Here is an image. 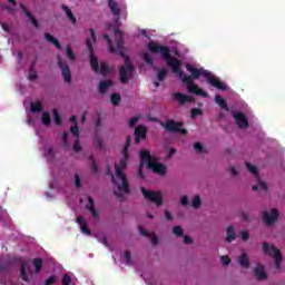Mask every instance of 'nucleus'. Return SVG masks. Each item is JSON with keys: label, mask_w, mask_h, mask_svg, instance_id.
<instances>
[{"label": "nucleus", "mask_w": 285, "mask_h": 285, "mask_svg": "<svg viewBox=\"0 0 285 285\" xmlns=\"http://www.w3.org/2000/svg\"><path fill=\"white\" fill-rule=\"evenodd\" d=\"M148 50H150L155 55L160 53L163 56L167 66L171 68L174 75H177L181 80V82L187 86V92H190L191 95H196L197 97L208 98V92L204 91V89H200L193 81L194 79H199L200 77H204L207 80V83H209V86H213L214 88H217V90H223V91L228 90L227 83L222 82L219 78L213 76L210 71L204 68L197 69L193 65L187 63L186 70L187 72H190V76L186 75L184 71H181V60L173 57L170 55V49L168 47L161 46L155 41H150L148 43Z\"/></svg>", "instance_id": "nucleus-1"}, {"label": "nucleus", "mask_w": 285, "mask_h": 285, "mask_svg": "<svg viewBox=\"0 0 285 285\" xmlns=\"http://www.w3.org/2000/svg\"><path fill=\"white\" fill-rule=\"evenodd\" d=\"M130 141L132 138L127 136L126 144L122 149V158L120 159V165L117 163L114 164L116 168V178L111 177L112 183L117 186L118 191H114L116 197H121V193L125 195H130V185H128V176L124 174V170L128 167V159H130V154H128V149L130 148Z\"/></svg>", "instance_id": "nucleus-2"}, {"label": "nucleus", "mask_w": 285, "mask_h": 285, "mask_svg": "<svg viewBox=\"0 0 285 285\" xmlns=\"http://www.w3.org/2000/svg\"><path fill=\"white\" fill-rule=\"evenodd\" d=\"M115 35V46L116 50L119 51V56L125 58V66H120L119 68V79L120 83H128L132 75H135V66L130 63V57L126 56L124 52V33L119 29L114 30Z\"/></svg>", "instance_id": "nucleus-3"}, {"label": "nucleus", "mask_w": 285, "mask_h": 285, "mask_svg": "<svg viewBox=\"0 0 285 285\" xmlns=\"http://www.w3.org/2000/svg\"><path fill=\"white\" fill-rule=\"evenodd\" d=\"M263 253H264V255H268V257H273V259L275 261V268L277 271H279V268H282V262H284V256L282 255V252L279 250V248L264 242L263 243Z\"/></svg>", "instance_id": "nucleus-4"}, {"label": "nucleus", "mask_w": 285, "mask_h": 285, "mask_svg": "<svg viewBox=\"0 0 285 285\" xmlns=\"http://www.w3.org/2000/svg\"><path fill=\"white\" fill-rule=\"evenodd\" d=\"M140 190L148 202H151L153 204H156L157 207L161 206L164 204V198L161 197V193L159 191H153L147 190L146 187H140Z\"/></svg>", "instance_id": "nucleus-5"}, {"label": "nucleus", "mask_w": 285, "mask_h": 285, "mask_svg": "<svg viewBox=\"0 0 285 285\" xmlns=\"http://www.w3.org/2000/svg\"><path fill=\"white\" fill-rule=\"evenodd\" d=\"M163 128H166L168 132H180V135H188V130L181 128L184 124L181 121L167 120L160 124Z\"/></svg>", "instance_id": "nucleus-6"}, {"label": "nucleus", "mask_w": 285, "mask_h": 285, "mask_svg": "<svg viewBox=\"0 0 285 285\" xmlns=\"http://www.w3.org/2000/svg\"><path fill=\"white\" fill-rule=\"evenodd\" d=\"M86 46L89 52V63L94 72H99V59L95 56V47L92 46V41L90 38H87Z\"/></svg>", "instance_id": "nucleus-7"}, {"label": "nucleus", "mask_w": 285, "mask_h": 285, "mask_svg": "<svg viewBox=\"0 0 285 285\" xmlns=\"http://www.w3.org/2000/svg\"><path fill=\"white\" fill-rule=\"evenodd\" d=\"M262 217L265 226H274L279 219V210L277 208H272L271 213L263 210Z\"/></svg>", "instance_id": "nucleus-8"}, {"label": "nucleus", "mask_w": 285, "mask_h": 285, "mask_svg": "<svg viewBox=\"0 0 285 285\" xmlns=\"http://www.w3.org/2000/svg\"><path fill=\"white\" fill-rule=\"evenodd\" d=\"M57 61L62 72L63 80L66 81V83H70V81H72V72L70 71V67H68V63L63 62L61 56L57 57Z\"/></svg>", "instance_id": "nucleus-9"}, {"label": "nucleus", "mask_w": 285, "mask_h": 285, "mask_svg": "<svg viewBox=\"0 0 285 285\" xmlns=\"http://www.w3.org/2000/svg\"><path fill=\"white\" fill-rule=\"evenodd\" d=\"M148 135V128L144 125H139L134 130V144H141V139H146Z\"/></svg>", "instance_id": "nucleus-10"}, {"label": "nucleus", "mask_w": 285, "mask_h": 285, "mask_svg": "<svg viewBox=\"0 0 285 285\" xmlns=\"http://www.w3.org/2000/svg\"><path fill=\"white\" fill-rule=\"evenodd\" d=\"M174 99L179 104V106H185V104H195V98L181 92L174 94Z\"/></svg>", "instance_id": "nucleus-11"}, {"label": "nucleus", "mask_w": 285, "mask_h": 285, "mask_svg": "<svg viewBox=\"0 0 285 285\" xmlns=\"http://www.w3.org/2000/svg\"><path fill=\"white\" fill-rule=\"evenodd\" d=\"M147 168H149V170H153L157 175H166V165L158 161H149Z\"/></svg>", "instance_id": "nucleus-12"}, {"label": "nucleus", "mask_w": 285, "mask_h": 285, "mask_svg": "<svg viewBox=\"0 0 285 285\" xmlns=\"http://www.w3.org/2000/svg\"><path fill=\"white\" fill-rule=\"evenodd\" d=\"M233 117H234L238 128H248V118H246L244 112H242V111L234 112Z\"/></svg>", "instance_id": "nucleus-13"}, {"label": "nucleus", "mask_w": 285, "mask_h": 285, "mask_svg": "<svg viewBox=\"0 0 285 285\" xmlns=\"http://www.w3.org/2000/svg\"><path fill=\"white\" fill-rule=\"evenodd\" d=\"M20 9L22 10L23 14L28 17L30 23H32L35 28H39V21H37L35 17H32V12L28 11V8H26V4L20 3Z\"/></svg>", "instance_id": "nucleus-14"}, {"label": "nucleus", "mask_w": 285, "mask_h": 285, "mask_svg": "<svg viewBox=\"0 0 285 285\" xmlns=\"http://www.w3.org/2000/svg\"><path fill=\"white\" fill-rule=\"evenodd\" d=\"M149 161H154L151 156H150V151L140 150V168H144V166H146V164H147V168H148V163Z\"/></svg>", "instance_id": "nucleus-15"}, {"label": "nucleus", "mask_w": 285, "mask_h": 285, "mask_svg": "<svg viewBox=\"0 0 285 285\" xmlns=\"http://www.w3.org/2000/svg\"><path fill=\"white\" fill-rule=\"evenodd\" d=\"M226 242L227 244H230L233 242H235V239H237V233L235 232V227L233 226H228L226 229Z\"/></svg>", "instance_id": "nucleus-16"}, {"label": "nucleus", "mask_w": 285, "mask_h": 285, "mask_svg": "<svg viewBox=\"0 0 285 285\" xmlns=\"http://www.w3.org/2000/svg\"><path fill=\"white\" fill-rule=\"evenodd\" d=\"M112 86V80H102L98 85V90L100 95H106L108 92V88Z\"/></svg>", "instance_id": "nucleus-17"}, {"label": "nucleus", "mask_w": 285, "mask_h": 285, "mask_svg": "<svg viewBox=\"0 0 285 285\" xmlns=\"http://www.w3.org/2000/svg\"><path fill=\"white\" fill-rule=\"evenodd\" d=\"M255 277L258 279H267L266 271H264V265H257L254 269Z\"/></svg>", "instance_id": "nucleus-18"}, {"label": "nucleus", "mask_w": 285, "mask_h": 285, "mask_svg": "<svg viewBox=\"0 0 285 285\" xmlns=\"http://www.w3.org/2000/svg\"><path fill=\"white\" fill-rule=\"evenodd\" d=\"M45 39L46 41H48V43H52V46L58 48V50H61V42H59V40H57V38H55L52 35H50L49 32H46Z\"/></svg>", "instance_id": "nucleus-19"}, {"label": "nucleus", "mask_w": 285, "mask_h": 285, "mask_svg": "<svg viewBox=\"0 0 285 285\" xmlns=\"http://www.w3.org/2000/svg\"><path fill=\"white\" fill-rule=\"evenodd\" d=\"M108 7H109V10L112 12V14L115 17H117V19H119V14H121V10L119 8H117L116 1L108 0Z\"/></svg>", "instance_id": "nucleus-20"}, {"label": "nucleus", "mask_w": 285, "mask_h": 285, "mask_svg": "<svg viewBox=\"0 0 285 285\" xmlns=\"http://www.w3.org/2000/svg\"><path fill=\"white\" fill-rule=\"evenodd\" d=\"M238 263L240 264V266L243 268H250V261L248 259V254H246V253H243L239 256Z\"/></svg>", "instance_id": "nucleus-21"}, {"label": "nucleus", "mask_w": 285, "mask_h": 285, "mask_svg": "<svg viewBox=\"0 0 285 285\" xmlns=\"http://www.w3.org/2000/svg\"><path fill=\"white\" fill-rule=\"evenodd\" d=\"M61 8L66 12L67 18L69 19V21L75 26V23H77V18L72 13V10H70V8L66 4H62Z\"/></svg>", "instance_id": "nucleus-22"}, {"label": "nucleus", "mask_w": 285, "mask_h": 285, "mask_svg": "<svg viewBox=\"0 0 285 285\" xmlns=\"http://www.w3.org/2000/svg\"><path fill=\"white\" fill-rule=\"evenodd\" d=\"M27 268H28V264L26 262H22L20 265V277L23 282H30V278L28 277Z\"/></svg>", "instance_id": "nucleus-23"}, {"label": "nucleus", "mask_w": 285, "mask_h": 285, "mask_svg": "<svg viewBox=\"0 0 285 285\" xmlns=\"http://www.w3.org/2000/svg\"><path fill=\"white\" fill-rule=\"evenodd\" d=\"M215 102L217 104V106H219V108H222L223 110H229L228 108V104L226 102L225 99L222 98V96L216 95L215 96Z\"/></svg>", "instance_id": "nucleus-24"}, {"label": "nucleus", "mask_w": 285, "mask_h": 285, "mask_svg": "<svg viewBox=\"0 0 285 285\" xmlns=\"http://www.w3.org/2000/svg\"><path fill=\"white\" fill-rule=\"evenodd\" d=\"M142 59L147 63V66H150L154 70H157V67H155V62L153 61V58L148 52L142 53Z\"/></svg>", "instance_id": "nucleus-25"}, {"label": "nucleus", "mask_w": 285, "mask_h": 285, "mask_svg": "<svg viewBox=\"0 0 285 285\" xmlns=\"http://www.w3.org/2000/svg\"><path fill=\"white\" fill-rule=\"evenodd\" d=\"M41 121L43 126L48 127L50 124H52V117H50V112L45 111L41 117Z\"/></svg>", "instance_id": "nucleus-26"}, {"label": "nucleus", "mask_w": 285, "mask_h": 285, "mask_svg": "<svg viewBox=\"0 0 285 285\" xmlns=\"http://www.w3.org/2000/svg\"><path fill=\"white\" fill-rule=\"evenodd\" d=\"M45 157L47 159V161H55V149L52 148H47L45 150Z\"/></svg>", "instance_id": "nucleus-27"}, {"label": "nucleus", "mask_w": 285, "mask_h": 285, "mask_svg": "<svg viewBox=\"0 0 285 285\" xmlns=\"http://www.w3.org/2000/svg\"><path fill=\"white\" fill-rule=\"evenodd\" d=\"M41 110H43V105L41 102H31V112L37 114L41 112Z\"/></svg>", "instance_id": "nucleus-28"}, {"label": "nucleus", "mask_w": 285, "mask_h": 285, "mask_svg": "<svg viewBox=\"0 0 285 285\" xmlns=\"http://www.w3.org/2000/svg\"><path fill=\"white\" fill-rule=\"evenodd\" d=\"M104 40L107 41L110 52H117V48L115 47V42L110 40V36L104 35Z\"/></svg>", "instance_id": "nucleus-29"}, {"label": "nucleus", "mask_w": 285, "mask_h": 285, "mask_svg": "<svg viewBox=\"0 0 285 285\" xmlns=\"http://www.w3.org/2000/svg\"><path fill=\"white\" fill-rule=\"evenodd\" d=\"M33 266L36 268V273H41V268H43V261L41 258H33Z\"/></svg>", "instance_id": "nucleus-30"}, {"label": "nucleus", "mask_w": 285, "mask_h": 285, "mask_svg": "<svg viewBox=\"0 0 285 285\" xmlns=\"http://www.w3.org/2000/svg\"><path fill=\"white\" fill-rule=\"evenodd\" d=\"M99 72H100V75H102V77H106V75H108V72H110V68L108 67V63L100 62Z\"/></svg>", "instance_id": "nucleus-31"}, {"label": "nucleus", "mask_w": 285, "mask_h": 285, "mask_svg": "<svg viewBox=\"0 0 285 285\" xmlns=\"http://www.w3.org/2000/svg\"><path fill=\"white\" fill-rule=\"evenodd\" d=\"M110 101L114 106H119V101H121V96L117 92L111 94Z\"/></svg>", "instance_id": "nucleus-32"}, {"label": "nucleus", "mask_w": 285, "mask_h": 285, "mask_svg": "<svg viewBox=\"0 0 285 285\" xmlns=\"http://www.w3.org/2000/svg\"><path fill=\"white\" fill-rule=\"evenodd\" d=\"M173 234L176 237H184V228H181V226L177 225L173 227Z\"/></svg>", "instance_id": "nucleus-33"}, {"label": "nucleus", "mask_w": 285, "mask_h": 285, "mask_svg": "<svg viewBox=\"0 0 285 285\" xmlns=\"http://www.w3.org/2000/svg\"><path fill=\"white\" fill-rule=\"evenodd\" d=\"M193 208H199L202 206V197L199 195H195L191 202Z\"/></svg>", "instance_id": "nucleus-34"}, {"label": "nucleus", "mask_w": 285, "mask_h": 285, "mask_svg": "<svg viewBox=\"0 0 285 285\" xmlns=\"http://www.w3.org/2000/svg\"><path fill=\"white\" fill-rule=\"evenodd\" d=\"M258 185H253L252 190H259V188H261V190H265V191L268 190V187L266 186V183L259 180Z\"/></svg>", "instance_id": "nucleus-35"}, {"label": "nucleus", "mask_w": 285, "mask_h": 285, "mask_svg": "<svg viewBox=\"0 0 285 285\" xmlns=\"http://www.w3.org/2000/svg\"><path fill=\"white\" fill-rule=\"evenodd\" d=\"M168 77V71L166 69H161L158 71L157 79L158 81H164Z\"/></svg>", "instance_id": "nucleus-36"}, {"label": "nucleus", "mask_w": 285, "mask_h": 285, "mask_svg": "<svg viewBox=\"0 0 285 285\" xmlns=\"http://www.w3.org/2000/svg\"><path fill=\"white\" fill-rule=\"evenodd\" d=\"M53 122L56 126H61V116L59 115V111L57 109H53Z\"/></svg>", "instance_id": "nucleus-37"}, {"label": "nucleus", "mask_w": 285, "mask_h": 285, "mask_svg": "<svg viewBox=\"0 0 285 285\" xmlns=\"http://www.w3.org/2000/svg\"><path fill=\"white\" fill-rule=\"evenodd\" d=\"M190 115H191V119H195V118L204 115V111H202V109H199V108H193L190 110Z\"/></svg>", "instance_id": "nucleus-38"}, {"label": "nucleus", "mask_w": 285, "mask_h": 285, "mask_svg": "<svg viewBox=\"0 0 285 285\" xmlns=\"http://www.w3.org/2000/svg\"><path fill=\"white\" fill-rule=\"evenodd\" d=\"M245 166L247 168V170L249 173H252V175H254L255 177H257V167H255L254 165H252L250 163H245Z\"/></svg>", "instance_id": "nucleus-39"}, {"label": "nucleus", "mask_w": 285, "mask_h": 285, "mask_svg": "<svg viewBox=\"0 0 285 285\" xmlns=\"http://www.w3.org/2000/svg\"><path fill=\"white\" fill-rule=\"evenodd\" d=\"M66 55L70 59V61H75V51H72V47H70V45L67 46Z\"/></svg>", "instance_id": "nucleus-40"}, {"label": "nucleus", "mask_w": 285, "mask_h": 285, "mask_svg": "<svg viewBox=\"0 0 285 285\" xmlns=\"http://www.w3.org/2000/svg\"><path fill=\"white\" fill-rule=\"evenodd\" d=\"M94 144H95L96 148H98L99 150H101V148H104V140H101V137H99V136L95 137Z\"/></svg>", "instance_id": "nucleus-41"}, {"label": "nucleus", "mask_w": 285, "mask_h": 285, "mask_svg": "<svg viewBox=\"0 0 285 285\" xmlns=\"http://www.w3.org/2000/svg\"><path fill=\"white\" fill-rule=\"evenodd\" d=\"M80 229L82 233H85V235H92V232L88 228V223H83L80 225Z\"/></svg>", "instance_id": "nucleus-42"}, {"label": "nucleus", "mask_w": 285, "mask_h": 285, "mask_svg": "<svg viewBox=\"0 0 285 285\" xmlns=\"http://www.w3.org/2000/svg\"><path fill=\"white\" fill-rule=\"evenodd\" d=\"M70 132L73 135V137H76V139H79V124L71 127Z\"/></svg>", "instance_id": "nucleus-43"}, {"label": "nucleus", "mask_w": 285, "mask_h": 285, "mask_svg": "<svg viewBox=\"0 0 285 285\" xmlns=\"http://www.w3.org/2000/svg\"><path fill=\"white\" fill-rule=\"evenodd\" d=\"M89 159L91 161L92 173H99V167L97 166V161L95 160V157L90 156Z\"/></svg>", "instance_id": "nucleus-44"}, {"label": "nucleus", "mask_w": 285, "mask_h": 285, "mask_svg": "<svg viewBox=\"0 0 285 285\" xmlns=\"http://www.w3.org/2000/svg\"><path fill=\"white\" fill-rule=\"evenodd\" d=\"M124 257L127 266H130V264H132V256L130 255V252H125Z\"/></svg>", "instance_id": "nucleus-45"}, {"label": "nucleus", "mask_w": 285, "mask_h": 285, "mask_svg": "<svg viewBox=\"0 0 285 285\" xmlns=\"http://www.w3.org/2000/svg\"><path fill=\"white\" fill-rule=\"evenodd\" d=\"M87 210L91 213L94 219H99V213L97 212V209H95V207H87Z\"/></svg>", "instance_id": "nucleus-46"}, {"label": "nucleus", "mask_w": 285, "mask_h": 285, "mask_svg": "<svg viewBox=\"0 0 285 285\" xmlns=\"http://www.w3.org/2000/svg\"><path fill=\"white\" fill-rule=\"evenodd\" d=\"M87 210L91 213L94 219H99V213L97 212V209H95V207H87Z\"/></svg>", "instance_id": "nucleus-47"}, {"label": "nucleus", "mask_w": 285, "mask_h": 285, "mask_svg": "<svg viewBox=\"0 0 285 285\" xmlns=\"http://www.w3.org/2000/svg\"><path fill=\"white\" fill-rule=\"evenodd\" d=\"M71 282H72V277H70V275L65 274L62 276V285H70Z\"/></svg>", "instance_id": "nucleus-48"}, {"label": "nucleus", "mask_w": 285, "mask_h": 285, "mask_svg": "<svg viewBox=\"0 0 285 285\" xmlns=\"http://www.w3.org/2000/svg\"><path fill=\"white\" fill-rule=\"evenodd\" d=\"M57 283V276L52 275L45 281V285H52Z\"/></svg>", "instance_id": "nucleus-49"}, {"label": "nucleus", "mask_w": 285, "mask_h": 285, "mask_svg": "<svg viewBox=\"0 0 285 285\" xmlns=\"http://www.w3.org/2000/svg\"><path fill=\"white\" fill-rule=\"evenodd\" d=\"M73 150L75 153H81V145L79 144V138H76L73 142Z\"/></svg>", "instance_id": "nucleus-50"}, {"label": "nucleus", "mask_w": 285, "mask_h": 285, "mask_svg": "<svg viewBox=\"0 0 285 285\" xmlns=\"http://www.w3.org/2000/svg\"><path fill=\"white\" fill-rule=\"evenodd\" d=\"M75 186L76 188H81V178L79 177V174L75 175Z\"/></svg>", "instance_id": "nucleus-51"}, {"label": "nucleus", "mask_w": 285, "mask_h": 285, "mask_svg": "<svg viewBox=\"0 0 285 285\" xmlns=\"http://www.w3.org/2000/svg\"><path fill=\"white\" fill-rule=\"evenodd\" d=\"M194 150L196 153H202L204 150V146H202V142H195L194 144Z\"/></svg>", "instance_id": "nucleus-52"}, {"label": "nucleus", "mask_w": 285, "mask_h": 285, "mask_svg": "<svg viewBox=\"0 0 285 285\" xmlns=\"http://www.w3.org/2000/svg\"><path fill=\"white\" fill-rule=\"evenodd\" d=\"M240 237H242L243 242H248L250 235L248 234V232L242 230L240 232Z\"/></svg>", "instance_id": "nucleus-53"}, {"label": "nucleus", "mask_w": 285, "mask_h": 285, "mask_svg": "<svg viewBox=\"0 0 285 285\" xmlns=\"http://www.w3.org/2000/svg\"><path fill=\"white\" fill-rule=\"evenodd\" d=\"M139 121V117H132L130 120H129V128H132L135 127Z\"/></svg>", "instance_id": "nucleus-54"}, {"label": "nucleus", "mask_w": 285, "mask_h": 285, "mask_svg": "<svg viewBox=\"0 0 285 285\" xmlns=\"http://www.w3.org/2000/svg\"><path fill=\"white\" fill-rule=\"evenodd\" d=\"M220 262L223 266H228V264H230V258L228 256H222Z\"/></svg>", "instance_id": "nucleus-55"}, {"label": "nucleus", "mask_w": 285, "mask_h": 285, "mask_svg": "<svg viewBox=\"0 0 285 285\" xmlns=\"http://www.w3.org/2000/svg\"><path fill=\"white\" fill-rule=\"evenodd\" d=\"M62 146L63 148L68 147V132L62 134Z\"/></svg>", "instance_id": "nucleus-56"}, {"label": "nucleus", "mask_w": 285, "mask_h": 285, "mask_svg": "<svg viewBox=\"0 0 285 285\" xmlns=\"http://www.w3.org/2000/svg\"><path fill=\"white\" fill-rule=\"evenodd\" d=\"M138 230L142 237H148V235H150L148 230L144 229L141 226L138 227Z\"/></svg>", "instance_id": "nucleus-57"}, {"label": "nucleus", "mask_w": 285, "mask_h": 285, "mask_svg": "<svg viewBox=\"0 0 285 285\" xmlns=\"http://www.w3.org/2000/svg\"><path fill=\"white\" fill-rule=\"evenodd\" d=\"M181 206H188V196H183L180 198Z\"/></svg>", "instance_id": "nucleus-58"}, {"label": "nucleus", "mask_w": 285, "mask_h": 285, "mask_svg": "<svg viewBox=\"0 0 285 285\" xmlns=\"http://www.w3.org/2000/svg\"><path fill=\"white\" fill-rule=\"evenodd\" d=\"M165 217H166L167 222H173V214H170V212H168V209L165 210Z\"/></svg>", "instance_id": "nucleus-59"}, {"label": "nucleus", "mask_w": 285, "mask_h": 285, "mask_svg": "<svg viewBox=\"0 0 285 285\" xmlns=\"http://www.w3.org/2000/svg\"><path fill=\"white\" fill-rule=\"evenodd\" d=\"M36 66H37V61H32L30 65V68H29V75L37 72V71H35Z\"/></svg>", "instance_id": "nucleus-60"}, {"label": "nucleus", "mask_w": 285, "mask_h": 285, "mask_svg": "<svg viewBox=\"0 0 285 285\" xmlns=\"http://www.w3.org/2000/svg\"><path fill=\"white\" fill-rule=\"evenodd\" d=\"M89 32L91 35V39H92L94 43L97 42V36L95 35V29L90 28Z\"/></svg>", "instance_id": "nucleus-61"}, {"label": "nucleus", "mask_w": 285, "mask_h": 285, "mask_svg": "<svg viewBox=\"0 0 285 285\" xmlns=\"http://www.w3.org/2000/svg\"><path fill=\"white\" fill-rule=\"evenodd\" d=\"M184 244H193V238L190 236H184Z\"/></svg>", "instance_id": "nucleus-62"}, {"label": "nucleus", "mask_w": 285, "mask_h": 285, "mask_svg": "<svg viewBox=\"0 0 285 285\" xmlns=\"http://www.w3.org/2000/svg\"><path fill=\"white\" fill-rule=\"evenodd\" d=\"M77 224H79L80 226H81V224H86L83 216H78Z\"/></svg>", "instance_id": "nucleus-63"}, {"label": "nucleus", "mask_w": 285, "mask_h": 285, "mask_svg": "<svg viewBox=\"0 0 285 285\" xmlns=\"http://www.w3.org/2000/svg\"><path fill=\"white\" fill-rule=\"evenodd\" d=\"M37 72L29 73V81H35L37 79Z\"/></svg>", "instance_id": "nucleus-64"}]
</instances>
